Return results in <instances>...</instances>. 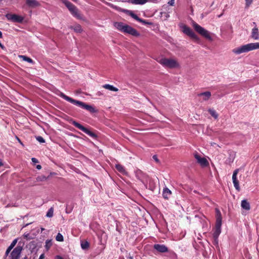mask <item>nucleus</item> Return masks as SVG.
<instances>
[{"label": "nucleus", "mask_w": 259, "mask_h": 259, "mask_svg": "<svg viewBox=\"0 0 259 259\" xmlns=\"http://www.w3.org/2000/svg\"><path fill=\"white\" fill-rule=\"evenodd\" d=\"M114 26L122 32L128 33L134 36H140V33L135 29L122 22H115L114 23Z\"/></svg>", "instance_id": "f257e3e1"}, {"label": "nucleus", "mask_w": 259, "mask_h": 259, "mask_svg": "<svg viewBox=\"0 0 259 259\" xmlns=\"http://www.w3.org/2000/svg\"><path fill=\"white\" fill-rule=\"evenodd\" d=\"M59 95L60 97H62L64 100L70 102L71 103H72L74 105H75L76 106L81 107L82 108L86 109L87 110L90 111L91 113H94L96 111L95 108L93 106L88 105V104H86L85 103H84L82 102H81V101H79L78 100H75L65 95L63 93H60Z\"/></svg>", "instance_id": "f03ea898"}, {"label": "nucleus", "mask_w": 259, "mask_h": 259, "mask_svg": "<svg viewBox=\"0 0 259 259\" xmlns=\"http://www.w3.org/2000/svg\"><path fill=\"white\" fill-rule=\"evenodd\" d=\"M258 49L259 42H253L247 44L234 48L232 50V52L236 55H239Z\"/></svg>", "instance_id": "7ed1b4c3"}, {"label": "nucleus", "mask_w": 259, "mask_h": 259, "mask_svg": "<svg viewBox=\"0 0 259 259\" xmlns=\"http://www.w3.org/2000/svg\"><path fill=\"white\" fill-rule=\"evenodd\" d=\"M159 63L165 68H179L180 64L178 61L172 58H163L159 61Z\"/></svg>", "instance_id": "20e7f679"}, {"label": "nucleus", "mask_w": 259, "mask_h": 259, "mask_svg": "<svg viewBox=\"0 0 259 259\" xmlns=\"http://www.w3.org/2000/svg\"><path fill=\"white\" fill-rule=\"evenodd\" d=\"M192 26L194 29L200 35L209 40H212V37L210 35V32L208 31L205 29L204 28L195 22H192Z\"/></svg>", "instance_id": "39448f33"}, {"label": "nucleus", "mask_w": 259, "mask_h": 259, "mask_svg": "<svg viewBox=\"0 0 259 259\" xmlns=\"http://www.w3.org/2000/svg\"><path fill=\"white\" fill-rule=\"evenodd\" d=\"M182 31L186 35L190 36L191 38L198 40V37L195 34V33L192 31V30L187 26L184 24H182L180 26Z\"/></svg>", "instance_id": "423d86ee"}, {"label": "nucleus", "mask_w": 259, "mask_h": 259, "mask_svg": "<svg viewBox=\"0 0 259 259\" xmlns=\"http://www.w3.org/2000/svg\"><path fill=\"white\" fill-rule=\"evenodd\" d=\"M22 250V247L18 245L11 252L9 256L10 259H19Z\"/></svg>", "instance_id": "0eeeda50"}, {"label": "nucleus", "mask_w": 259, "mask_h": 259, "mask_svg": "<svg viewBox=\"0 0 259 259\" xmlns=\"http://www.w3.org/2000/svg\"><path fill=\"white\" fill-rule=\"evenodd\" d=\"M73 124L76 127L79 128L80 130L83 132L84 133H85V134H87L88 135L90 136V137H93V138L96 137V136L95 134H94V133H93L92 132H91V131L88 130V128H85V127L82 126L80 123H79L76 121H74L73 122Z\"/></svg>", "instance_id": "6e6552de"}, {"label": "nucleus", "mask_w": 259, "mask_h": 259, "mask_svg": "<svg viewBox=\"0 0 259 259\" xmlns=\"http://www.w3.org/2000/svg\"><path fill=\"white\" fill-rule=\"evenodd\" d=\"M197 162L202 167L207 166L209 164L208 161L206 158L201 157L198 153H195L194 155Z\"/></svg>", "instance_id": "1a4fd4ad"}, {"label": "nucleus", "mask_w": 259, "mask_h": 259, "mask_svg": "<svg viewBox=\"0 0 259 259\" xmlns=\"http://www.w3.org/2000/svg\"><path fill=\"white\" fill-rule=\"evenodd\" d=\"M126 12V13L130 16L131 17H132L133 18H134V19H135L136 20H137V21L138 22H140L141 23H142V24H149V25H150L152 23H150V22H148L147 21H146V20H143V19H142L141 18H140L137 15H136L132 11H130V10H126L125 11Z\"/></svg>", "instance_id": "9d476101"}, {"label": "nucleus", "mask_w": 259, "mask_h": 259, "mask_svg": "<svg viewBox=\"0 0 259 259\" xmlns=\"http://www.w3.org/2000/svg\"><path fill=\"white\" fill-rule=\"evenodd\" d=\"M7 18L14 22H21L23 20V17L16 14H9L6 15Z\"/></svg>", "instance_id": "9b49d317"}, {"label": "nucleus", "mask_w": 259, "mask_h": 259, "mask_svg": "<svg viewBox=\"0 0 259 259\" xmlns=\"http://www.w3.org/2000/svg\"><path fill=\"white\" fill-rule=\"evenodd\" d=\"M239 171V169L238 168L235 169L233 174L232 176V181L233 183L234 184V186L235 188V189L238 191H239L240 190V188L239 184V181L237 180V176L238 174Z\"/></svg>", "instance_id": "f8f14e48"}, {"label": "nucleus", "mask_w": 259, "mask_h": 259, "mask_svg": "<svg viewBox=\"0 0 259 259\" xmlns=\"http://www.w3.org/2000/svg\"><path fill=\"white\" fill-rule=\"evenodd\" d=\"M153 247L159 252L164 253L168 251L167 247L163 244H155Z\"/></svg>", "instance_id": "ddd939ff"}, {"label": "nucleus", "mask_w": 259, "mask_h": 259, "mask_svg": "<svg viewBox=\"0 0 259 259\" xmlns=\"http://www.w3.org/2000/svg\"><path fill=\"white\" fill-rule=\"evenodd\" d=\"M211 93L209 91L201 93L198 95V96L200 97H201V99L204 101H208L210 97H211Z\"/></svg>", "instance_id": "4468645a"}, {"label": "nucleus", "mask_w": 259, "mask_h": 259, "mask_svg": "<svg viewBox=\"0 0 259 259\" xmlns=\"http://www.w3.org/2000/svg\"><path fill=\"white\" fill-rule=\"evenodd\" d=\"M71 14L77 19H81L82 17L77 8L75 6L69 10Z\"/></svg>", "instance_id": "2eb2a0df"}, {"label": "nucleus", "mask_w": 259, "mask_h": 259, "mask_svg": "<svg viewBox=\"0 0 259 259\" xmlns=\"http://www.w3.org/2000/svg\"><path fill=\"white\" fill-rule=\"evenodd\" d=\"M71 14L77 19H81L82 17L77 8L75 6L69 10Z\"/></svg>", "instance_id": "dca6fc26"}, {"label": "nucleus", "mask_w": 259, "mask_h": 259, "mask_svg": "<svg viewBox=\"0 0 259 259\" xmlns=\"http://www.w3.org/2000/svg\"><path fill=\"white\" fill-rule=\"evenodd\" d=\"M71 14L77 19H81L82 17L77 8L75 6L69 10Z\"/></svg>", "instance_id": "f3484780"}, {"label": "nucleus", "mask_w": 259, "mask_h": 259, "mask_svg": "<svg viewBox=\"0 0 259 259\" xmlns=\"http://www.w3.org/2000/svg\"><path fill=\"white\" fill-rule=\"evenodd\" d=\"M222 224L215 223V230L213 233V237L217 238L221 232Z\"/></svg>", "instance_id": "a211bd4d"}, {"label": "nucleus", "mask_w": 259, "mask_h": 259, "mask_svg": "<svg viewBox=\"0 0 259 259\" xmlns=\"http://www.w3.org/2000/svg\"><path fill=\"white\" fill-rule=\"evenodd\" d=\"M27 5L30 7H36L39 6V3L35 0H26Z\"/></svg>", "instance_id": "6ab92c4d"}, {"label": "nucleus", "mask_w": 259, "mask_h": 259, "mask_svg": "<svg viewBox=\"0 0 259 259\" xmlns=\"http://www.w3.org/2000/svg\"><path fill=\"white\" fill-rule=\"evenodd\" d=\"M18 239L16 238L11 243L10 245L8 247L7 249V250L6 251V255H8V254L10 253V252L11 251V250L14 248V247L16 245V243H17Z\"/></svg>", "instance_id": "aec40b11"}, {"label": "nucleus", "mask_w": 259, "mask_h": 259, "mask_svg": "<svg viewBox=\"0 0 259 259\" xmlns=\"http://www.w3.org/2000/svg\"><path fill=\"white\" fill-rule=\"evenodd\" d=\"M251 37L255 40H257L259 38L258 30L256 27H254L252 29L251 31Z\"/></svg>", "instance_id": "412c9836"}, {"label": "nucleus", "mask_w": 259, "mask_h": 259, "mask_svg": "<svg viewBox=\"0 0 259 259\" xmlns=\"http://www.w3.org/2000/svg\"><path fill=\"white\" fill-rule=\"evenodd\" d=\"M215 213H216V223L218 224H222V214L221 212L218 208H215Z\"/></svg>", "instance_id": "4be33fe9"}, {"label": "nucleus", "mask_w": 259, "mask_h": 259, "mask_svg": "<svg viewBox=\"0 0 259 259\" xmlns=\"http://www.w3.org/2000/svg\"><path fill=\"white\" fill-rule=\"evenodd\" d=\"M241 207L246 210H249L250 208V204L246 200H243L241 203Z\"/></svg>", "instance_id": "5701e85b"}, {"label": "nucleus", "mask_w": 259, "mask_h": 259, "mask_svg": "<svg viewBox=\"0 0 259 259\" xmlns=\"http://www.w3.org/2000/svg\"><path fill=\"white\" fill-rule=\"evenodd\" d=\"M103 88L113 92H117L118 91V89L117 88L109 84H105L103 85Z\"/></svg>", "instance_id": "b1692460"}, {"label": "nucleus", "mask_w": 259, "mask_h": 259, "mask_svg": "<svg viewBox=\"0 0 259 259\" xmlns=\"http://www.w3.org/2000/svg\"><path fill=\"white\" fill-rule=\"evenodd\" d=\"M149 0H131V3L135 5H144Z\"/></svg>", "instance_id": "393cba45"}, {"label": "nucleus", "mask_w": 259, "mask_h": 259, "mask_svg": "<svg viewBox=\"0 0 259 259\" xmlns=\"http://www.w3.org/2000/svg\"><path fill=\"white\" fill-rule=\"evenodd\" d=\"M171 194L170 191L167 188L164 189L163 191V196L164 198H168Z\"/></svg>", "instance_id": "a878e982"}, {"label": "nucleus", "mask_w": 259, "mask_h": 259, "mask_svg": "<svg viewBox=\"0 0 259 259\" xmlns=\"http://www.w3.org/2000/svg\"><path fill=\"white\" fill-rule=\"evenodd\" d=\"M63 3L65 4L69 10L75 7V6L67 0H63Z\"/></svg>", "instance_id": "bb28decb"}, {"label": "nucleus", "mask_w": 259, "mask_h": 259, "mask_svg": "<svg viewBox=\"0 0 259 259\" xmlns=\"http://www.w3.org/2000/svg\"><path fill=\"white\" fill-rule=\"evenodd\" d=\"M115 167L119 172L124 174H126V171L124 169V167L121 165L119 164H117L115 165Z\"/></svg>", "instance_id": "cd10ccee"}, {"label": "nucleus", "mask_w": 259, "mask_h": 259, "mask_svg": "<svg viewBox=\"0 0 259 259\" xmlns=\"http://www.w3.org/2000/svg\"><path fill=\"white\" fill-rule=\"evenodd\" d=\"M208 111L211 115L215 119H217L218 118V114L214 109H209Z\"/></svg>", "instance_id": "c85d7f7f"}, {"label": "nucleus", "mask_w": 259, "mask_h": 259, "mask_svg": "<svg viewBox=\"0 0 259 259\" xmlns=\"http://www.w3.org/2000/svg\"><path fill=\"white\" fill-rule=\"evenodd\" d=\"M19 58H22L23 61L28 62H29L30 63H33V60L31 58H30L29 57H26L25 56L20 55L19 56Z\"/></svg>", "instance_id": "c756f323"}, {"label": "nucleus", "mask_w": 259, "mask_h": 259, "mask_svg": "<svg viewBox=\"0 0 259 259\" xmlns=\"http://www.w3.org/2000/svg\"><path fill=\"white\" fill-rule=\"evenodd\" d=\"M71 28H72L75 32L78 33H80L82 31L81 27L80 25H76L74 26L71 27Z\"/></svg>", "instance_id": "7c9ffc66"}, {"label": "nucleus", "mask_w": 259, "mask_h": 259, "mask_svg": "<svg viewBox=\"0 0 259 259\" xmlns=\"http://www.w3.org/2000/svg\"><path fill=\"white\" fill-rule=\"evenodd\" d=\"M81 247L83 249H87L89 247V243L88 241H82L81 243Z\"/></svg>", "instance_id": "2f4dec72"}, {"label": "nucleus", "mask_w": 259, "mask_h": 259, "mask_svg": "<svg viewBox=\"0 0 259 259\" xmlns=\"http://www.w3.org/2000/svg\"><path fill=\"white\" fill-rule=\"evenodd\" d=\"M54 209L52 207L50 208L48 211L46 216L48 218H51L53 216Z\"/></svg>", "instance_id": "473e14b6"}, {"label": "nucleus", "mask_w": 259, "mask_h": 259, "mask_svg": "<svg viewBox=\"0 0 259 259\" xmlns=\"http://www.w3.org/2000/svg\"><path fill=\"white\" fill-rule=\"evenodd\" d=\"M56 240L57 241H60V242L63 241L64 238H63V235L60 233H58V234L57 235V236L56 237Z\"/></svg>", "instance_id": "72a5a7b5"}, {"label": "nucleus", "mask_w": 259, "mask_h": 259, "mask_svg": "<svg viewBox=\"0 0 259 259\" xmlns=\"http://www.w3.org/2000/svg\"><path fill=\"white\" fill-rule=\"evenodd\" d=\"M52 245V242L51 240H47L46 241L45 247L47 250L49 249Z\"/></svg>", "instance_id": "f704fd0d"}, {"label": "nucleus", "mask_w": 259, "mask_h": 259, "mask_svg": "<svg viewBox=\"0 0 259 259\" xmlns=\"http://www.w3.org/2000/svg\"><path fill=\"white\" fill-rule=\"evenodd\" d=\"M245 8H248L252 4L253 0H245Z\"/></svg>", "instance_id": "c9c22d12"}, {"label": "nucleus", "mask_w": 259, "mask_h": 259, "mask_svg": "<svg viewBox=\"0 0 259 259\" xmlns=\"http://www.w3.org/2000/svg\"><path fill=\"white\" fill-rule=\"evenodd\" d=\"M37 141L40 143H44L45 142V139L41 136H38L36 138Z\"/></svg>", "instance_id": "e433bc0d"}, {"label": "nucleus", "mask_w": 259, "mask_h": 259, "mask_svg": "<svg viewBox=\"0 0 259 259\" xmlns=\"http://www.w3.org/2000/svg\"><path fill=\"white\" fill-rule=\"evenodd\" d=\"M175 0H170L168 2V4L170 6H173L175 4Z\"/></svg>", "instance_id": "4c0bfd02"}, {"label": "nucleus", "mask_w": 259, "mask_h": 259, "mask_svg": "<svg viewBox=\"0 0 259 259\" xmlns=\"http://www.w3.org/2000/svg\"><path fill=\"white\" fill-rule=\"evenodd\" d=\"M31 160H32V162H33L34 163H36L38 162V160L35 158H32Z\"/></svg>", "instance_id": "58836bf2"}, {"label": "nucleus", "mask_w": 259, "mask_h": 259, "mask_svg": "<svg viewBox=\"0 0 259 259\" xmlns=\"http://www.w3.org/2000/svg\"><path fill=\"white\" fill-rule=\"evenodd\" d=\"M38 179H39V180H41V181H44V180H46L47 179V178H46V177L43 176V177H42V178H38Z\"/></svg>", "instance_id": "ea45409f"}, {"label": "nucleus", "mask_w": 259, "mask_h": 259, "mask_svg": "<svg viewBox=\"0 0 259 259\" xmlns=\"http://www.w3.org/2000/svg\"><path fill=\"white\" fill-rule=\"evenodd\" d=\"M107 4L109 7H112V8H115V7H114V6H113V4H110V3H107Z\"/></svg>", "instance_id": "a19ab883"}, {"label": "nucleus", "mask_w": 259, "mask_h": 259, "mask_svg": "<svg viewBox=\"0 0 259 259\" xmlns=\"http://www.w3.org/2000/svg\"><path fill=\"white\" fill-rule=\"evenodd\" d=\"M55 259H63V258L60 255H57Z\"/></svg>", "instance_id": "79ce46f5"}, {"label": "nucleus", "mask_w": 259, "mask_h": 259, "mask_svg": "<svg viewBox=\"0 0 259 259\" xmlns=\"http://www.w3.org/2000/svg\"><path fill=\"white\" fill-rule=\"evenodd\" d=\"M36 168L37 169H40L41 168V166L40 165H37Z\"/></svg>", "instance_id": "37998d69"}, {"label": "nucleus", "mask_w": 259, "mask_h": 259, "mask_svg": "<svg viewBox=\"0 0 259 259\" xmlns=\"http://www.w3.org/2000/svg\"><path fill=\"white\" fill-rule=\"evenodd\" d=\"M0 47L2 48V49H4V46L2 44V43L0 42Z\"/></svg>", "instance_id": "c03bdc74"}, {"label": "nucleus", "mask_w": 259, "mask_h": 259, "mask_svg": "<svg viewBox=\"0 0 259 259\" xmlns=\"http://www.w3.org/2000/svg\"><path fill=\"white\" fill-rule=\"evenodd\" d=\"M3 165V163L1 160L0 159V167Z\"/></svg>", "instance_id": "a18cd8bd"}, {"label": "nucleus", "mask_w": 259, "mask_h": 259, "mask_svg": "<svg viewBox=\"0 0 259 259\" xmlns=\"http://www.w3.org/2000/svg\"><path fill=\"white\" fill-rule=\"evenodd\" d=\"M2 32L0 31V38H2Z\"/></svg>", "instance_id": "49530a36"}, {"label": "nucleus", "mask_w": 259, "mask_h": 259, "mask_svg": "<svg viewBox=\"0 0 259 259\" xmlns=\"http://www.w3.org/2000/svg\"><path fill=\"white\" fill-rule=\"evenodd\" d=\"M42 257H43V254H41V255L40 256V257H39V259H41V258H42Z\"/></svg>", "instance_id": "de8ad7c7"}, {"label": "nucleus", "mask_w": 259, "mask_h": 259, "mask_svg": "<svg viewBox=\"0 0 259 259\" xmlns=\"http://www.w3.org/2000/svg\"><path fill=\"white\" fill-rule=\"evenodd\" d=\"M28 236V234H24V237H27Z\"/></svg>", "instance_id": "09e8293b"}, {"label": "nucleus", "mask_w": 259, "mask_h": 259, "mask_svg": "<svg viewBox=\"0 0 259 259\" xmlns=\"http://www.w3.org/2000/svg\"><path fill=\"white\" fill-rule=\"evenodd\" d=\"M128 258H129L130 259H133V257H132V256H130L128 257Z\"/></svg>", "instance_id": "8fccbe9b"}, {"label": "nucleus", "mask_w": 259, "mask_h": 259, "mask_svg": "<svg viewBox=\"0 0 259 259\" xmlns=\"http://www.w3.org/2000/svg\"><path fill=\"white\" fill-rule=\"evenodd\" d=\"M18 140L19 141V142H20L21 144H22V143L20 142V141L19 139H18Z\"/></svg>", "instance_id": "3c124183"}, {"label": "nucleus", "mask_w": 259, "mask_h": 259, "mask_svg": "<svg viewBox=\"0 0 259 259\" xmlns=\"http://www.w3.org/2000/svg\"><path fill=\"white\" fill-rule=\"evenodd\" d=\"M23 259H28L27 257H25L24 258H23Z\"/></svg>", "instance_id": "603ef678"}, {"label": "nucleus", "mask_w": 259, "mask_h": 259, "mask_svg": "<svg viewBox=\"0 0 259 259\" xmlns=\"http://www.w3.org/2000/svg\"><path fill=\"white\" fill-rule=\"evenodd\" d=\"M222 15V14H221V15H220L219 16V17H220Z\"/></svg>", "instance_id": "864d4df0"}, {"label": "nucleus", "mask_w": 259, "mask_h": 259, "mask_svg": "<svg viewBox=\"0 0 259 259\" xmlns=\"http://www.w3.org/2000/svg\"><path fill=\"white\" fill-rule=\"evenodd\" d=\"M253 24L254 25H256V24H255V22H253Z\"/></svg>", "instance_id": "5fc2aeb1"}, {"label": "nucleus", "mask_w": 259, "mask_h": 259, "mask_svg": "<svg viewBox=\"0 0 259 259\" xmlns=\"http://www.w3.org/2000/svg\"><path fill=\"white\" fill-rule=\"evenodd\" d=\"M73 1H76L77 0H73Z\"/></svg>", "instance_id": "6e6d98bb"}]
</instances>
